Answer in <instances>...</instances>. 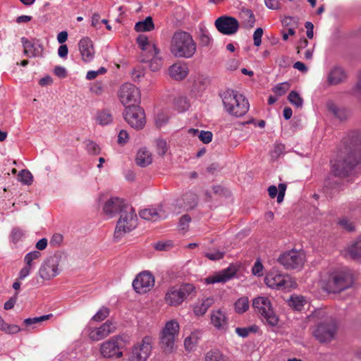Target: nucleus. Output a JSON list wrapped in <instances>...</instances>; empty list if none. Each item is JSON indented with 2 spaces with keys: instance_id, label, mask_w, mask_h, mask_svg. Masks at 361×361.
I'll use <instances>...</instances> for the list:
<instances>
[{
  "instance_id": "nucleus-59",
  "label": "nucleus",
  "mask_w": 361,
  "mask_h": 361,
  "mask_svg": "<svg viewBox=\"0 0 361 361\" xmlns=\"http://www.w3.org/2000/svg\"><path fill=\"white\" fill-rule=\"evenodd\" d=\"M87 150L92 154H98L100 152L99 147L93 141H88L87 143Z\"/></svg>"
},
{
  "instance_id": "nucleus-12",
  "label": "nucleus",
  "mask_w": 361,
  "mask_h": 361,
  "mask_svg": "<svg viewBox=\"0 0 361 361\" xmlns=\"http://www.w3.org/2000/svg\"><path fill=\"white\" fill-rule=\"evenodd\" d=\"M125 121L133 128L140 130L143 128L146 123L144 110L135 105H130L126 108L123 113Z\"/></svg>"
},
{
  "instance_id": "nucleus-10",
  "label": "nucleus",
  "mask_w": 361,
  "mask_h": 361,
  "mask_svg": "<svg viewBox=\"0 0 361 361\" xmlns=\"http://www.w3.org/2000/svg\"><path fill=\"white\" fill-rule=\"evenodd\" d=\"M192 284L185 283L180 286L170 287L165 295V301L170 306L180 305L193 291Z\"/></svg>"
},
{
  "instance_id": "nucleus-43",
  "label": "nucleus",
  "mask_w": 361,
  "mask_h": 361,
  "mask_svg": "<svg viewBox=\"0 0 361 361\" xmlns=\"http://www.w3.org/2000/svg\"><path fill=\"white\" fill-rule=\"evenodd\" d=\"M288 99L290 104L297 107H301L303 104V100L300 94L295 91H291L288 96Z\"/></svg>"
},
{
  "instance_id": "nucleus-30",
  "label": "nucleus",
  "mask_w": 361,
  "mask_h": 361,
  "mask_svg": "<svg viewBox=\"0 0 361 361\" xmlns=\"http://www.w3.org/2000/svg\"><path fill=\"white\" fill-rule=\"evenodd\" d=\"M136 164L141 167H146L152 162V153L145 147L138 150L136 158Z\"/></svg>"
},
{
  "instance_id": "nucleus-26",
  "label": "nucleus",
  "mask_w": 361,
  "mask_h": 361,
  "mask_svg": "<svg viewBox=\"0 0 361 361\" xmlns=\"http://www.w3.org/2000/svg\"><path fill=\"white\" fill-rule=\"evenodd\" d=\"M188 67L185 63H176L169 68V75L176 80L184 79L188 74Z\"/></svg>"
},
{
  "instance_id": "nucleus-56",
  "label": "nucleus",
  "mask_w": 361,
  "mask_h": 361,
  "mask_svg": "<svg viewBox=\"0 0 361 361\" xmlns=\"http://www.w3.org/2000/svg\"><path fill=\"white\" fill-rule=\"evenodd\" d=\"M168 149L167 142L164 140L157 141V151L159 155H164Z\"/></svg>"
},
{
  "instance_id": "nucleus-18",
  "label": "nucleus",
  "mask_w": 361,
  "mask_h": 361,
  "mask_svg": "<svg viewBox=\"0 0 361 361\" xmlns=\"http://www.w3.org/2000/svg\"><path fill=\"white\" fill-rule=\"evenodd\" d=\"M170 212L168 204L164 203L155 208L151 207L141 210L140 216L145 220L157 221L165 219Z\"/></svg>"
},
{
  "instance_id": "nucleus-25",
  "label": "nucleus",
  "mask_w": 361,
  "mask_h": 361,
  "mask_svg": "<svg viewBox=\"0 0 361 361\" xmlns=\"http://www.w3.org/2000/svg\"><path fill=\"white\" fill-rule=\"evenodd\" d=\"M24 54L28 57H37L42 55L43 47L37 40L30 41L25 37L21 38Z\"/></svg>"
},
{
  "instance_id": "nucleus-40",
  "label": "nucleus",
  "mask_w": 361,
  "mask_h": 361,
  "mask_svg": "<svg viewBox=\"0 0 361 361\" xmlns=\"http://www.w3.org/2000/svg\"><path fill=\"white\" fill-rule=\"evenodd\" d=\"M40 257L41 253L39 251H32L25 256L24 261L26 265L31 267V268L33 269L35 265V261L38 259Z\"/></svg>"
},
{
  "instance_id": "nucleus-27",
  "label": "nucleus",
  "mask_w": 361,
  "mask_h": 361,
  "mask_svg": "<svg viewBox=\"0 0 361 361\" xmlns=\"http://www.w3.org/2000/svg\"><path fill=\"white\" fill-rule=\"evenodd\" d=\"M197 202V195L192 192H188L182 196L181 199L176 201V206L180 209L189 210L195 208Z\"/></svg>"
},
{
  "instance_id": "nucleus-52",
  "label": "nucleus",
  "mask_w": 361,
  "mask_h": 361,
  "mask_svg": "<svg viewBox=\"0 0 361 361\" xmlns=\"http://www.w3.org/2000/svg\"><path fill=\"white\" fill-rule=\"evenodd\" d=\"M24 235V233L22 230H20L18 228H15L12 230L11 233V240L14 243H16L17 242L20 241Z\"/></svg>"
},
{
  "instance_id": "nucleus-55",
  "label": "nucleus",
  "mask_w": 361,
  "mask_h": 361,
  "mask_svg": "<svg viewBox=\"0 0 361 361\" xmlns=\"http://www.w3.org/2000/svg\"><path fill=\"white\" fill-rule=\"evenodd\" d=\"M191 221L190 216L185 214L183 215L179 221V228L183 231H186L189 227V224Z\"/></svg>"
},
{
  "instance_id": "nucleus-7",
  "label": "nucleus",
  "mask_w": 361,
  "mask_h": 361,
  "mask_svg": "<svg viewBox=\"0 0 361 361\" xmlns=\"http://www.w3.org/2000/svg\"><path fill=\"white\" fill-rule=\"evenodd\" d=\"M153 346V338L145 336L135 343L126 353V361H147L149 357Z\"/></svg>"
},
{
  "instance_id": "nucleus-14",
  "label": "nucleus",
  "mask_w": 361,
  "mask_h": 361,
  "mask_svg": "<svg viewBox=\"0 0 361 361\" xmlns=\"http://www.w3.org/2000/svg\"><path fill=\"white\" fill-rule=\"evenodd\" d=\"M122 341L120 336H114L100 344L99 353L104 358H121L123 356L120 344Z\"/></svg>"
},
{
  "instance_id": "nucleus-42",
  "label": "nucleus",
  "mask_w": 361,
  "mask_h": 361,
  "mask_svg": "<svg viewBox=\"0 0 361 361\" xmlns=\"http://www.w3.org/2000/svg\"><path fill=\"white\" fill-rule=\"evenodd\" d=\"M241 15L244 18L245 23L247 26H249L250 27L254 26L255 23V18L251 10L245 9L242 11Z\"/></svg>"
},
{
  "instance_id": "nucleus-49",
  "label": "nucleus",
  "mask_w": 361,
  "mask_h": 361,
  "mask_svg": "<svg viewBox=\"0 0 361 361\" xmlns=\"http://www.w3.org/2000/svg\"><path fill=\"white\" fill-rule=\"evenodd\" d=\"M256 331V328L255 326H250V327H244L240 328L238 327L235 329V333L242 338H245L248 336V335L251 332H255Z\"/></svg>"
},
{
  "instance_id": "nucleus-1",
  "label": "nucleus",
  "mask_w": 361,
  "mask_h": 361,
  "mask_svg": "<svg viewBox=\"0 0 361 361\" xmlns=\"http://www.w3.org/2000/svg\"><path fill=\"white\" fill-rule=\"evenodd\" d=\"M345 146L331 161V171L336 176L344 177L361 159V133L351 132L345 140Z\"/></svg>"
},
{
  "instance_id": "nucleus-62",
  "label": "nucleus",
  "mask_w": 361,
  "mask_h": 361,
  "mask_svg": "<svg viewBox=\"0 0 361 361\" xmlns=\"http://www.w3.org/2000/svg\"><path fill=\"white\" fill-rule=\"evenodd\" d=\"M128 133L124 130H121L118 135V142L120 145H124L128 141Z\"/></svg>"
},
{
  "instance_id": "nucleus-11",
  "label": "nucleus",
  "mask_w": 361,
  "mask_h": 361,
  "mask_svg": "<svg viewBox=\"0 0 361 361\" xmlns=\"http://www.w3.org/2000/svg\"><path fill=\"white\" fill-rule=\"evenodd\" d=\"M305 261V253L301 250H295L283 252L278 258L279 263L288 270L301 269Z\"/></svg>"
},
{
  "instance_id": "nucleus-15",
  "label": "nucleus",
  "mask_w": 361,
  "mask_h": 361,
  "mask_svg": "<svg viewBox=\"0 0 361 361\" xmlns=\"http://www.w3.org/2000/svg\"><path fill=\"white\" fill-rule=\"evenodd\" d=\"M118 98L120 102L124 106L134 105L140 99V92L139 89L131 83H124L119 89Z\"/></svg>"
},
{
  "instance_id": "nucleus-37",
  "label": "nucleus",
  "mask_w": 361,
  "mask_h": 361,
  "mask_svg": "<svg viewBox=\"0 0 361 361\" xmlns=\"http://www.w3.org/2000/svg\"><path fill=\"white\" fill-rule=\"evenodd\" d=\"M307 301L302 295H293L290 298L289 305L296 310H301Z\"/></svg>"
},
{
  "instance_id": "nucleus-5",
  "label": "nucleus",
  "mask_w": 361,
  "mask_h": 361,
  "mask_svg": "<svg viewBox=\"0 0 361 361\" xmlns=\"http://www.w3.org/2000/svg\"><path fill=\"white\" fill-rule=\"evenodd\" d=\"M353 284V276L343 271L334 272L326 279L321 280L322 288L329 293H338L350 288Z\"/></svg>"
},
{
  "instance_id": "nucleus-33",
  "label": "nucleus",
  "mask_w": 361,
  "mask_h": 361,
  "mask_svg": "<svg viewBox=\"0 0 361 361\" xmlns=\"http://www.w3.org/2000/svg\"><path fill=\"white\" fill-rule=\"evenodd\" d=\"M347 252L352 259L355 260L361 259V235L348 247Z\"/></svg>"
},
{
  "instance_id": "nucleus-19",
  "label": "nucleus",
  "mask_w": 361,
  "mask_h": 361,
  "mask_svg": "<svg viewBox=\"0 0 361 361\" xmlns=\"http://www.w3.org/2000/svg\"><path fill=\"white\" fill-rule=\"evenodd\" d=\"M154 277L149 271H142L135 277L133 286L137 293H145L154 287Z\"/></svg>"
},
{
  "instance_id": "nucleus-44",
  "label": "nucleus",
  "mask_w": 361,
  "mask_h": 361,
  "mask_svg": "<svg viewBox=\"0 0 361 361\" xmlns=\"http://www.w3.org/2000/svg\"><path fill=\"white\" fill-rule=\"evenodd\" d=\"M338 224L343 229L348 231H355V225L353 221L349 219L347 217H343L338 221Z\"/></svg>"
},
{
  "instance_id": "nucleus-38",
  "label": "nucleus",
  "mask_w": 361,
  "mask_h": 361,
  "mask_svg": "<svg viewBox=\"0 0 361 361\" xmlns=\"http://www.w3.org/2000/svg\"><path fill=\"white\" fill-rule=\"evenodd\" d=\"M204 361H226V357L219 350H212L206 353Z\"/></svg>"
},
{
  "instance_id": "nucleus-28",
  "label": "nucleus",
  "mask_w": 361,
  "mask_h": 361,
  "mask_svg": "<svg viewBox=\"0 0 361 361\" xmlns=\"http://www.w3.org/2000/svg\"><path fill=\"white\" fill-rule=\"evenodd\" d=\"M160 50L157 48V53L152 51L149 54H147V57L150 58L149 59H143V62L149 63V68L152 71H158L161 69L163 65L162 57L160 56Z\"/></svg>"
},
{
  "instance_id": "nucleus-21",
  "label": "nucleus",
  "mask_w": 361,
  "mask_h": 361,
  "mask_svg": "<svg viewBox=\"0 0 361 361\" xmlns=\"http://www.w3.org/2000/svg\"><path fill=\"white\" fill-rule=\"evenodd\" d=\"M228 315L223 309L212 310L210 313V323L216 330L225 333L228 328Z\"/></svg>"
},
{
  "instance_id": "nucleus-23",
  "label": "nucleus",
  "mask_w": 361,
  "mask_h": 361,
  "mask_svg": "<svg viewBox=\"0 0 361 361\" xmlns=\"http://www.w3.org/2000/svg\"><path fill=\"white\" fill-rule=\"evenodd\" d=\"M236 274V269L230 266L213 275L209 276L204 279L207 284H214L216 283H226L231 279Z\"/></svg>"
},
{
  "instance_id": "nucleus-36",
  "label": "nucleus",
  "mask_w": 361,
  "mask_h": 361,
  "mask_svg": "<svg viewBox=\"0 0 361 361\" xmlns=\"http://www.w3.org/2000/svg\"><path fill=\"white\" fill-rule=\"evenodd\" d=\"M113 121L111 114L107 110H102L97 113L96 121L101 126H106L111 123Z\"/></svg>"
},
{
  "instance_id": "nucleus-29",
  "label": "nucleus",
  "mask_w": 361,
  "mask_h": 361,
  "mask_svg": "<svg viewBox=\"0 0 361 361\" xmlns=\"http://www.w3.org/2000/svg\"><path fill=\"white\" fill-rule=\"evenodd\" d=\"M346 78L343 69L338 66L333 67L328 74V82L330 85H337L342 82Z\"/></svg>"
},
{
  "instance_id": "nucleus-64",
  "label": "nucleus",
  "mask_w": 361,
  "mask_h": 361,
  "mask_svg": "<svg viewBox=\"0 0 361 361\" xmlns=\"http://www.w3.org/2000/svg\"><path fill=\"white\" fill-rule=\"evenodd\" d=\"M172 247V243L170 241L164 242V243H157L154 245V248L157 250H168Z\"/></svg>"
},
{
  "instance_id": "nucleus-45",
  "label": "nucleus",
  "mask_w": 361,
  "mask_h": 361,
  "mask_svg": "<svg viewBox=\"0 0 361 361\" xmlns=\"http://www.w3.org/2000/svg\"><path fill=\"white\" fill-rule=\"evenodd\" d=\"M109 315V310L106 307H101L92 317V319L96 322L104 320Z\"/></svg>"
},
{
  "instance_id": "nucleus-20",
  "label": "nucleus",
  "mask_w": 361,
  "mask_h": 361,
  "mask_svg": "<svg viewBox=\"0 0 361 361\" xmlns=\"http://www.w3.org/2000/svg\"><path fill=\"white\" fill-rule=\"evenodd\" d=\"M217 30L221 34L231 35L239 28L238 21L233 17L223 16L218 18L214 23Z\"/></svg>"
},
{
  "instance_id": "nucleus-31",
  "label": "nucleus",
  "mask_w": 361,
  "mask_h": 361,
  "mask_svg": "<svg viewBox=\"0 0 361 361\" xmlns=\"http://www.w3.org/2000/svg\"><path fill=\"white\" fill-rule=\"evenodd\" d=\"M137 43L139 47L145 52V54H149L152 51H154L157 53V47L156 44L149 41L147 37L145 35H140L137 38Z\"/></svg>"
},
{
  "instance_id": "nucleus-58",
  "label": "nucleus",
  "mask_w": 361,
  "mask_h": 361,
  "mask_svg": "<svg viewBox=\"0 0 361 361\" xmlns=\"http://www.w3.org/2000/svg\"><path fill=\"white\" fill-rule=\"evenodd\" d=\"M263 35V29L262 27H257L253 34L254 44L256 47H259L262 43V37Z\"/></svg>"
},
{
  "instance_id": "nucleus-51",
  "label": "nucleus",
  "mask_w": 361,
  "mask_h": 361,
  "mask_svg": "<svg viewBox=\"0 0 361 361\" xmlns=\"http://www.w3.org/2000/svg\"><path fill=\"white\" fill-rule=\"evenodd\" d=\"M169 121V116L164 113H159L155 117V123L157 127L161 128Z\"/></svg>"
},
{
  "instance_id": "nucleus-9",
  "label": "nucleus",
  "mask_w": 361,
  "mask_h": 361,
  "mask_svg": "<svg viewBox=\"0 0 361 361\" xmlns=\"http://www.w3.org/2000/svg\"><path fill=\"white\" fill-rule=\"evenodd\" d=\"M336 331V321L332 318H327L312 327V334L320 343H325L334 338Z\"/></svg>"
},
{
  "instance_id": "nucleus-2",
  "label": "nucleus",
  "mask_w": 361,
  "mask_h": 361,
  "mask_svg": "<svg viewBox=\"0 0 361 361\" xmlns=\"http://www.w3.org/2000/svg\"><path fill=\"white\" fill-rule=\"evenodd\" d=\"M169 49L175 57L189 59L196 52L197 46L190 33L177 31L172 35Z\"/></svg>"
},
{
  "instance_id": "nucleus-39",
  "label": "nucleus",
  "mask_w": 361,
  "mask_h": 361,
  "mask_svg": "<svg viewBox=\"0 0 361 361\" xmlns=\"http://www.w3.org/2000/svg\"><path fill=\"white\" fill-rule=\"evenodd\" d=\"M249 308V300L247 297L239 298L235 303V310L238 314L246 312Z\"/></svg>"
},
{
  "instance_id": "nucleus-32",
  "label": "nucleus",
  "mask_w": 361,
  "mask_h": 361,
  "mask_svg": "<svg viewBox=\"0 0 361 361\" xmlns=\"http://www.w3.org/2000/svg\"><path fill=\"white\" fill-rule=\"evenodd\" d=\"M202 336L200 330H195L190 333L184 340V347L186 351L193 350L199 342Z\"/></svg>"
},
{
  "instance_id": "nucleus-13",
  "label": "nucleus",
  "mask_w": 361,
  "mask_h": 361,
  "mask_svg": "<svg viewBox=\"0 0 361 361\" xmlns=\"http://www.w3.org/2000/svg\"><path fill=\"white\" fill-rule=\"evenodd\" d=\"M61 259L60 255L55 254L44 260L39 270V276L47 281L56 276L59 274Z\"/></svg>"
},
{
  "instance_id": "nucleus-47",
  "label": "nucleus",
  "mask_w": 361,
  "mask_h": 361,
  "mask_svg": "<svg viewBox=\"0 0 361 361\" xmlns=\"http://www.w3.org/2000/svg\"><path fill=\"white\" fill-rule=\"evenodd\" d=\"M290 88V84L287 82L277 84L274 88L273 92L279 96L283 95Z\"/></svg>"
},
{
  "instance_id": "nucleus-22",
  "label": "nucleus",
  "mask_w": 361,
  "mask_h": 361,
  "mask_svg": "<svg viewBox=\"0 0 361 361\" xmlns=\"http://www.w3.org/2000/svg\"><path fill=\"white\" fill-rule=\"evenodd\" d=\"M130 206L119 197H111L104 204L103 213L107 218H112L118 213L120 214L124 210V207Z\"/></svg>"
},
{
  "instance_id": "nucleus-61",
  "label": "nucleus",
  "mask_w": 361,
  "mask_h": 361,
  "mask_svg": "<svg viewBox=\"0 0 361 361\" xmlns=\"http://www.w3.org/2000/svg\"><path fill=\"white\" fill-rule=\"evenodd\" d=\"M328 108L329 110L331 111L336 117L339 118L340 119L344 118V116H343V111L338 109L335 104H329Z\"/></svg>"
},
{
  "instance_id": "nucleus-6",
  "label": "nucleus",
  "mask_w": 361,
  "mask_h": 361,
  "mask_svg": "<svg viewBox=\"0 0 361 361\" xmlns=\"http://www.w3.org/2000/svg\"><path fill=\"white\" fill-rule=\"evenodd\" d=\"M137 217L132 206L124 207V210L120 214L114 232V239L119 240L126 234L134 230L137 225Z\"/></svg>"
},
{
  "instance_id": "nucleus-60",
  "label": "nucleus",
  "mask_w": 361,
  "mask_h": 361,
  "mask_svg": "<svg viewBox=\"0 0 361 361\" xmlns=\"http://www.w3.org/2000/svg\"><path fill=\"white\" fill-rule=\"evenodd\" d=\"M263 265L261 263V262L258 259L257 260L255 264H254V266L252 267V274L255 276H260L262 275V271H263Z\"/></svg>"
},
{
  "instance_id": "nucleus-35",
  "label": "nucleus",
  "mask_w": 361,
  "mask_h": 361,
  "mask_svg": "<svg viewBox=\"0 0 361 361\" xmlns=\"http://www.w3.org/2000/svg\"><path fill=\"white\" fill-rule=\"evenodd\" d=\"M214 299L208 298L204 300L200 305H197L194 308V313L197 316L204 315L208 309L213 305Z\"/></svg>"
},
{
  "instance_id": "nucleus-57",
  "label": "nucleus",
  "mask_w": 361,
  "mask_h": 361,
  "mask_svg": "<svg viewBox=\"0 0 361 361\" xmlns=\"http://www.w3.org/2000/svg\"><path fill=\"white\" fill-rule=\"evenodd\" d=\"M212 136L210 131L200 130L198 137L203 143L208 144L212 141Z\"/></svg>"
},
{
  "instance_id": "nucleus-41",
  "label": "nucleus",
  "mask_w": 361,
  "mask_h": 361,
  "mask_svg": "<svg viewBox=\"0 0 361 361\" xmlns=\"http://www.w3.org/2000/svg\"><path fill=\"white\" fill-rule=\"evenodd\" d=\"M18 180L25 185H30L32 183L33 176L28 170L23 169L18 173Z\"/></svg>"
},
{
  "instance_id": "nucleus-48",
  "label": "nucleus",
  "mask_w": 361,
  "mask_h": 361,
  "mask_svg": "<svg viewBox=\"0 0 361 361\" xmlns=\"http://www.w3.org/2000/svg\"><path fill=\"white\" fill-rule=\"evenodd\" d=\"M0 330L4 331L6 334H17L20 331V329L18 326L15 324H8L4 320H3L2 326L0 327Z\"/></svg>"
},
{
  "instance_id": "nucleus-17",
  "label": "nucleus",
  "mask_w": 361,
  "mask_h": 361,
  "mask_svg": "<svg viewBox=\"0 0 361 361\" xmlns=\"http://www.w3.org/2000/svg\"><path fill=\"white\" fill-rule=\"evenodd\" d=\"M116 330V324L111 320H107L99 327H90L88 329V336L92 341H99L114 333Z\"/></svg>"
},
{
  "instance_id": "nucleus-53",
  "label": "nucleus",
  "mask_w": 361,
  "mask_h": 361,
  "mask_svg": "<svg viewBox=\"0 0 361 361\" xmlns=\"http://www.w3.org/2000/svg\"><path fill=\"white\" fill-rule=\"evenodd\" d=\"M204 255L210 260H218L224 257V252H221L217 250H212L211 252H206Z\"/></svg>"
},
{
  "instance_id": "nucleus-3",
  "label": "nucleus",
  "mask_w": 361,
  "mask_h": 361,
  "mask_svg": "<svg viewBox=\"0 0 361 361\" xmlns=\"http://www.w3.org/2000/svg\"><path fill=\"white\" fill-rule=\"evenodd\" d=\"M179 332L180 325L176 319L164 324L159 334V345L164 354L169 355L176 351Z\"/></svg>"
},
{
  "instance_id": "nucleus-34",
  "label": "nucleus",
  "mask_w": 361,
  "mask_h": 361,
  "mask_svg": "<svg viewBox=\"0 0 361 361\" xmlns=\"http://www.w3.org/2000/svg\"><path fill=\"white\" fill-rule=\"evenodd\" d=\"M154 29V24L151 16L147 17L145 20L138 21L135 25V30L137 32H150Z\"/></svg>"
},
{
  "instance_id": "nucleus-63",
  "label": "nucleus",
  "mask_w": 361,
  "mask_h": 361,
  "mask_svg": "<svg viewBox=\"0 0 361 361\" xmlns=\"http://www.w3.org/2000/svg\"><path fill=\"white\" fill-rule=\"evenodd\" d=\"M63 239V237L61 234L55 233L50 240V244L54 246H59L62 243Z\"/></svg>"
},
{
  "instance_id": "nucleus-8",
  "label": "nucleus",
  "mask_w": 361,
  "mask_h": 361,
  "mask_svg": "<svg viewBox=\"0 0 361 361\" xmlns=\"http://www.w3.org/2000/svg\"><path fill=\"white\" fill-rule=\"evenodd\" d=\"M252 306L255 312L261 315L262 320L271 326L279 322L278 316L274 312L270 300L267 297H257L253 300Z\"/></svg>"
},
{
  "instance_id": "nucleus-24",
  "label": "nucleus",
  "mask_w": 361,
  "mask_h": 361,
  "mask_svg": "<svg viewBox=\"0 0 361 361\" xmlns=\"http://www.w3.org/2000/svg\"><path fill=\"white\" fill-rule=\"evenodd\" d=\"M79 51L82 59L85 63L92 61L94 57V49L92 41L87 37L81 39L78 43Z\"/></svg>"
},
{
  "instance_id": "nucleus-4",
  "label": "nucleus",
  "mask_w": 361,
  "mask_h": 361,
  "mask_svg": "<svg viewBox=\"0 0 361 361\" xmlns=\"http://www.w3.org/2000/svg\"><path fill=\"white\" fill-rule=\"evenodd\" d=\"M226 111L230 115L240 117L244 116L249 109V102L238 91L228 89L221 94Z\"/></svg>"
},
{
  "instance_id": "nucleus-46",
  "label": "nucleus",
  "mask_w": 361,
  "mask_h": 361,
  "mask_svg": "<svg viewBox=\"0 0 361 361\" xmlns=\"http://www.w3.org/2000/svg\"><path fill=\"white\" fill-rule=\"evenodd\" d=\"M282 25L288 28L298 27L299 26V20L297 18L286 16L282 20Z\"/></svg>"
},
{
  "instance_id": "nucleus-16",
  "label": "nucleus",
  "mask_w": 361,
  "mask_h": 361,
  "mask_svg": "<svg viewBox=\"0 0 361 361\" xmlns=\"http://www.w3.org/2000/svg\"><path fill=\"white\" fill-rule=\"evenodd\" d=\"M265 283L271 288L281 289L288 288H295L296 283L293 281L288 275L271 271L265 279Z\"/></svg>"
},
{
  "instance_id": "nucleus-54",
  "label": "nucleus",
  "mask_w": 361,
  "mask_h": 361,
  "mask_svg": "<svg viewBox=\"0 0 361 361\" xmlns=\"http://www.w3.org/2000/svg\"><path fill=\"white\" fill-rule=\"evenodd\" d=\"M106 72V69L104 67L99 68L97 71H89L86 74V79L93 80L96 78L99 75L104 74Z\"/></svg>"
},
{
  "instance_id": "nucleus-50",
  "label": "nucleus",
  "mask_w": 361,
  "mask_h": 361,
  "mask_svg": "<svg viewBox=\"0 0 361 361\" xmlns=\"http://www.w3.org/2000/svg\"><path fill=\"white\" fill-rule=\"evenodd\" d=\"M50 316L51 314H47L38 317L27 318L24 320V323L27 326L35 324L37 323H39L45 320H47L50 317Z\"/></svg>"
}]
</instances>
